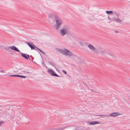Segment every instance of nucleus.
Returning <instances> with one entry per match:
<instances>
[{"label": "nucleus", "mask_w": 130, "mask_h": 130, "mask_svg": "<svg viewBox=\"0 0 130 130\" xmlns=\"http://www.w3.org/2000/svg\"><path fill=\"white\" fill-rule=\"evenodd\" d=\"M56 50L58 52L66 56H72V53L70 52L68 50L66 49H64V50H63L59 48H56Z\"/></svg>", "instance_id": "nucleus-1"}, {"label": "nucleus", "mask_w": 130, "mask_h": 130, "mask_svg": "<svg viewBox=\"0 0 130 130\" xmlns=\"http://www.w3.org/2000/svg\"><path fill=\"white\" fill-rule=\"evenodd\" d=\"M55 20L56 22L55 28L57 30H58L60 29L61 25L62 23V21L57 15L55 16Z\"/></svg>", "instance_id": "nucleus-2"}, {"label": "nucleus", "mask_w": 130, "mask_h": 130, "mask_svg": "<svg viewBox=\"0 0 130 130\" xmlns=\"http://www.w3.org/2000/svg\"><path fill=\"white\" fill-rule=\"evenodd\" d=\"M70 32L69 28L66 26L63 27L59 31L60 34L62 36H63L66 34H68Z\"/></svg>", "instance_id": "nucleus-3"}, {"label": "nucleus", "mask_w": 130, "mask_h": 130, "mask_svg": "<svg viewBox=\"0 0 130 130\" xmlns=\"http://www.w3.org/2000/svg\"><path fill=\"white\" fill-rule=\"evenodd\" d=\"M120 114L118 112H113L110 114H108L107 115H95V116H103L104 117H110L111 116L112 117H116L118 116L119 115H120Z\"/></svg>", "instance_id": "nucleus-4"}, {"label": "nucleus", "mask_w": 130, "mask_h": 130, "mask_svg": "<svg viewBox=\"0 0 130 130\" xmlns=\"http://www.w3.org/2000/svg\"><path fill=\"white\" fill-rule=\"evenodd\" d=\"M10 49L18 52H20L19 50H18V48L14 46H8L7 48V51H9L10 50Z\"/></svg>", "instance_id": "nucleus-5"}, {"label": "nucleus", "mask_w": 130, "mask_h": 130, "mask_svg": "<svg viewBox=\"0 0 130 130\" xmlns=\"http://www.w3.org/2000/svg\"><path fill=\"white\" fill-rule=\"evenodd\" d=\"M47 72L50 74L52 76L57 77H59V76L52 69H50L47 70Z\"/></svg>", "instance_id": "nucleus-6"}, {"label": "nucleus", "mask_w": 130, "mask_h": 130, "mask_svg": "<svg viewBox=\"0 0 130 130\" xmlns=\"http://www.w3.org/2000/svg\"><path fill=\"white\" fill-rule=\"evenodd\" d=\"M88 48H89L91 50L93 51H94V50H97V49H95V48L91 44H89L88 45Z\"/></svg>", "instance_id": "nucleus-7"}, {"label": "nucleus", "mask_w": 130, "mask_h": 130, "mask_svg": "<svg viewBox=\"0 0 130 130\" xmlns=\"http://www.w3.org/2000/svg\"><path fill=\"white\" fill-rule=\"evenodd\" d=\"M26 43L28 45L29 47L31 48V50H34L35 49L34 45L33 44L28 42H27Z\"/></svg>", "instance_id": "nucleus-8"}, {"label": "nucleus", "mask_w": 130, "mask_h": 130, "mask_svg": "<svg viewBox=\"0 0 130 130\" xmlns=\"http://www.w3.org/2000/svg\"><path fill=\"white\" fill-rule=\"evenodd\" d=\"M22 56L26 59H28V58L29 59V56L28 55H27L26 54L23 53H21Z\"/></svg>", "instance_id": "nucleus-9"}, {"label": "nucleus", "mask_w": 130, "mask_h": 130, "mask_svg": "<svg viewBox=\"0 0 130 130\" xmlns=\"http://www.w3.org/2000/svg\"><path fill=\"white\" fill-rule=\"evenodd\" d=\"M113 19L114 21L117 23H121L122 22V20L116 18H113Z\"/></svg>", "instance_id": "nucleus-10"}, {"label": "nucleus", "mask_w": 130, "mask_h": 130, "mask_svg": "<svg viewBox=\"0 0 130 130\" xmlns=\"http://www.w3.org/2000/svg\"><path fill=\"white\" fill-rule=\"evenodd\" d=\"M48 17L50 19H53V18L54 16L55 17V16H54V15L52 13H50L48 14Z\"/></svg>", "instance_id": "nucleus-11"}, {"label": "nucleus", "mask_w": 130, "mask_h": 130, "mask_svg": "<svg viewBox=\"0 0 130 130\" xmlns=\"http://www.w3.org/2000/svg\"><path fill=\"white\" fill-rule=\"evenodd\" d=\"M99 122L97 121H93L89 123V124L90 125H94L96 124H98Z\"/></svg>", "instance_id": "nucleus-12"}, {"label": "nucleus", "mask_w": 130, "mask_h": 130, "mask_svg": "<svg viewBox=\"0 0 130 130\" xmlns=\"http://www.w3.org/2000/svg\"><path fill=\"white\" fill-rule=\"evenodd\" d=\"M99 50L100 53L103 55H104V53H105V51L103 50L102 49H100Z\"/></svg>", "instance_id": "nucleus-13"}, {"label": "nucleus", "mask_w": 130, "mask_h": 130, "mask_svg": "<svg viewBox=\"0 0 130 130\" xmlns=\"http://www.w3.org/2000/svg\"><path fill=\"white\" fill-rule=\"evenodd\" d=\"M113 12L114 15L117 16L118 17L119 16V14L117 12L114 11V12Z\"/></svg>", "instance_id": "nucleus-14"}, {"label": "nucleus", "mask_w": 130, "mask_h": 130, "mask_svg": "<svg viewBox=\"0 0 130 130\" xmlns=\"http://www.w3.org/2000/svg\"><path fill=\"white\" fill-rule=\"evenodd\" d=\"M17 76L24 79L26 78V77L25 76L18 75H17Z\"/></svg>", "instance_id": "nucleus-15"}, {"label": "nucleus", "mask_w": 130, "mask_h": 130, "mask_svg": "<svg viewBox=\"0 0 130 130\" xmlns=\"http://www.w3.org/2000/svg\"><path fill=\"white\" fill-rule=\"evenodd\" d=\"M28 73H29V72H27L24 71H22V72L19 73V74H26Z\"/></svg>", "instance_id": "nucleus-16"}, {"label": "nucleus", "mask_w": 130, "mask_h": 130, "mask_svg": "<svg viewBox=\"0 0 130 130\" xmlns=\"http://www.w3.org/2000/svg\"><path fill=\"white\" fill-rule=\"evenodd\" d=\"M82 85L83 87L85 88L86 86H87L86 84L84 83H83L82 84H80V85Z\"/></svg>", "instance_id": "nucleus-17"}, {"label": "nucleus", "mask_w": 130, "mask_h": 130, "mask_svg": "<svg viewBox=\"0 0 130 130\" xmlns=\"http://www.w3.org/2000/svg\"><path fill=\"white\" fill-rule=\"evenodd\" d=\"M106 12L107 14H109V13H113V11H106Z\"/></svg>", "instance_id": "nucleus-18"}, {"label": "nucleus", "mask_w": 130, "mask_h": 130, "mask_svg": "<svg viewBox=\"0 0 130 130\" xmlns=\"http://www.w3.org/2000/svg\"><path fill=\"white\" fill-rule=\"evenodd\" d=\"M108 54V53L107 52L105 51V53H104V55L105 56H106Z\"/></svg>", "instance_id": "nucleus-19"}, {"label": "nucleus", "mask_w": 130, "mask_h": 130, "mask_svg": "<svg viewBox=\"0 0 130 130\" xmlns=\"http://www.w3.org/2000/svg\"><path fill=\"white\" fill-rule=\"evenodd\" d=\"M62 72H63L64 74H67V72H66L64 70H62Z\"/></svg>", "instance_id": "nucleus-20"}, {"label": "nucleus", "mask_w": 130, "mask_h": 130, "mask_svg": "<svg viewBox=\"0 0 130 130\" xmlns=\"http://www.w3.org/2000/svg\"><path fill=\"white\" fill-rule=\"evenodd\" d=\"M17 75H10V76L11 77H12L14 76H17Z\"/></svg>", "instance_id": "nucleus-21"}, {"label": "nucleus", "mask_w": 130, "mask_h": 130, "mask_svg": "<svg viewBox=\"0 0 130 130\" xmlns=\"http://www.w3.org/2000/svg\"><path fill=\"white\" fill-rule=\"evenodd\" d=\"M1 72H2V73H5V72L4 71H3V70L1 71Z\"/></svg>", "instance_id": "nucleus-22"}, {"label": "nucleus", "mask_w": 130, "mask_h": 130, "mask_svg": "<svg viewBox=\"0 0 130 130\" xmlns=\"http://www.w3.org/2000/svg\"><path fill=\"white\" fill-rule=\"evenodd\" d=\"M42 64L43 65H44V66H45V67H46V66H45V64L43 62H42Z\"/></svg>", "instance_id": "nucleus-23"}, {"label": "nucleus", "mask_w": 130, "mask_h": 130, "mask_svg": "<svg viewBox=\"0 0 130 130\" xmlns=\"http://www.w3.org/2000/svg\"><path fill=\"white\" fill-rule=\"evenodd\" d=\"M41 53H42V54H43L44 55H45V54L41 50Z\"/></svg>", "instance_id": "nucleus-24"}, {"label": "nucleus", "mask_w": 130, "mask_h": 130, "mask_svg": "<svg viewBox=\"0 0 130 130\" xmlns=\"http://www.w3.org/2000/svg\"><path fill=\"white\" fill-rule=\"evenodd\" d=\"M4 123L3 122H0V125H1V124H2L3 123Z\"/></svg>", "instance_id": "nucleus-25"}, {"label": "nucleus", "mask_w": 130, "mask_h": 130, "mask_svg": "<svg viewBox=\"0 0 130 130\" xmlns=\"http://www.w3.org/2000/svg\"><path fill=\"white\" fill-rule=\"evenodd\" d=\"M115 32L116 33H117V32L118 31H116Z\"/></svg>", "instance_id": "nucleus-26"}, {"label": "nucleus", "mask_w": 130, "mask_h": 130, "mask_svg": "<svg viewBox=\"0 0 130 130\" xmlns=\"http://www.w3.org/2000/svg\"><path fill=\"white\" fill-rule=\"evenodd\" d=\"M108 18H109V19H110V18H109V17H108Z\"/></svg>", "instance_id": "nucleus-27"}]
</instances>
